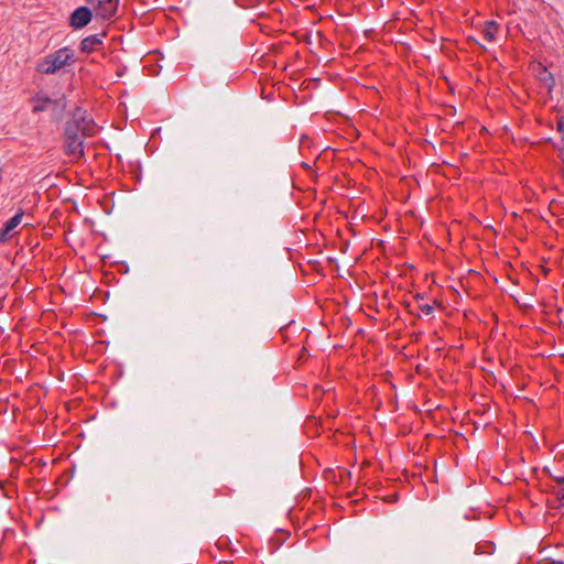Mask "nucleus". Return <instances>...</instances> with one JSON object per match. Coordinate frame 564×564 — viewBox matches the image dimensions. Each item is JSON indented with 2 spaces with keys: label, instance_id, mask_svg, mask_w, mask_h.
<instances>
[{
  "label": "nucleus",
  "instance_id": "6e6552de",
  "mask_svg": "<svg viewBox=\"0 0 564 564\" xmlns=\"http://www.w3.org/2000/svg\"><path fill=\"white\" fill-rule=\"evenodd\" d=\"M101 44V36L100 35H91L84 39L80 43V48L84 52H91L96 50L98 45Z\"/></svg>",
  "mask_w": 564,
  "mask_h": 564
},
{
  "label": "nucleus",
  "instance_id": "39448f33",
  "mask_svg": "<svg viewBox=\"0 0 564 564\" xmlns=\"http://www.w3.org/2000/svg\"><path fill=\"white\" fill-rule=\"evenodd\" d=\"M93 17V11L87 7L77 8L69 17V24L74 29H82L86 26Z\"/></svg>",
  "mask_w": 564,
  "mask_h": 564
},
{
  "label": "nucleus",
  "instance_id": "20e7f679",
  "mask_svg": "<svg viewBox=\"0 0 564 564\" xmlns=\"http://www.w3.org/2000/svg\"><path fill=\"white\" fill-rule=\"evenodd\" d=\"M96 17L107 19L112 17L118 7V0H96L89 4Z\"/></svg>",
  "mask_w": 564,
  "mask_h": 564
},
{
  "label": "nucleus",
  "instance_id": "ddd939ff",
  "mask_svg": "<svg viewBox=\"0 0 564 564\" xmlns=\"http://www.w3.org/2000/svg\"><path fill=\"white\" fill-rule=\"evenodd\" d=\"M558 131L562 133V137L564 135V120L560 119L557 122Z\"/></svg>",
  "mask_w": 564,
  "mask_h": 564
},
{
  "label": "nucleus",
  "instance_id": "f8f14e48",
  "mask_svg": "<svg viewBox=\"0 0 564 564\" xmlns=\"http://www.w3.org/2000/svg\"><path fill=\"white\" fill-rule=\"evenodd\" d=\"M433 306L430 305V304H423L420 306V311L424 314V315H430L433 313Z\"/></svg>",
  "mask_w": 564,
  "mask_h": 564
},
{
  "label": "nucleus",
  "instance_id": "423d86ee",
  "mask_svg": "<svg viewBox=\"0 0 564 564\" xmlns=\"http://www.w3.org/2000/svg\"><path fill=\"white\" fill-rule=\"evenodd\" d=\"M22 216L23 214L19 213L6 223L3 229L0 230V241L4 242L13 236L12 231L21 224Z\"/></svg>",
  "mask_w": 564,
  "mask_h": 564
},
{
  "label": "nucleus",
  "instance_id": "f257e3e1",
  "mask_svg": "<svg viewBox=\"0 0 564 564\" xmlns=\"http://www.w3.org/2000/svg\"><path fill=\"white\" fill-rule=\"evenodd\" d=\"M74 61V52L68 47H63L43 58L36 69L42 74H54Z\"/></svg>",
  "mask_w": 564,
  "mask_h": 564
},
{
  "label": "nucleus",
  "instance_id": "7ed1b4c3",
  "mask_svg": "<svg viewBox=\"0 0 564 564\" xmlns=\"http://www.w3.org/2000/svg\"><path fill=\"white\" fill-rule=\"evenodd\" d=\"M75 123H67L65 129V148L68 155L82 158L84 154L83 138L76 132Z\"/></svg>",
  "mask_w": 564,
  "mask_h": 564
},
{
  "label": "nucleus",
  "instance_id": "1a4fd4ad",
  "mask_svg": "<svg viewBox=\"0 0 564 564\" xmlns=\"http://www.w3.org/2000/svg\"><path fill=\"white\" fill-rule=\"evenodd\" d=\"M498 25L495 21H488L484 28L482 34L486 41L494 42L496 40Z\"/></svg>",
  "mask_w": 564,
  "mask_h": 564
},
{
  "label": "nucleus",
  "instance_id": "f03ea898",
  "mask_svg": "<svg viewBox=\"0 0 564 564\" xmlns=\"http://www.w3.org/2000/svg\"><path fill=\"white\" fill-rule=\"evenodd\" d=\"M67 123H75L76 132L84 138L96 134L99 129L87 111L83 109H76Z\"/></svg>",
  "mask_w": 564,
  "mask_h": 564
},
{
  "label": "nucleus",
  "instance_id": "9b49d317",
  "mask_svg": "<svg viewBox=\"0 0 564 564\" xmlns=\"http://www.w3.org/2000/svg\"><path fill=\"white\" fill-rule=\"evenodd\" d=\"M556 480H557V482L560 485V487L557 488L556 492H557L562 503L564 505V477L563 478H557Z\"/></svg>",
  "mask_w": 564,
  "mask_h": 564
},
{
  "label": "nucleus",
  "instance_id": "9d476101",
  "mask_svg": "<svg viewBox=\"0 0 564 564\" xmlns=\"http://www.w3.org/2000/svg\"><path fill=\"white\" fill-rule=\"evenodd\" d=\"M541 80L542 83L544 84V86L550 90L553 85H554V79L552 77V75L550 73H547L546 70H544V74L543 76L541 77Z\"/></svg>",
  "mask_w": 564,
  "mask_h": 564
},
{
  "label": "nucleus",
  "instance_id": "4468645a",
  "mask_svg": "<svg viewBox=\"0 0 564 564\" xmlns=\"http://www.w3.org/2000/svg\"><path fill=\"white\" fill-rule=\"evenodd\" d=\"M551 564H564L563 562H553Z\"/></svg>",
  "mask_w": 564,
  "mask_h": 564
},
{
  "label": "nucleus",
  "instance_id": "0eeeda50",
  "mask_svg": "<svg viewBox=\"0 0 564 564\" xmlns=\"http://www.w3.org/2000/svg\"><path fill=\"white\" fill-rule=\"evenodd\" d=\"M52 106L57 107L59 111H62L65 108V102L63 98L58 100H53L51 98H44L41 100H37V102L33 107L34 112L45 111L48 110Z\"/></svg>",
  "mask_w": 564,
  "mask_h": 564
}]
</instances>
